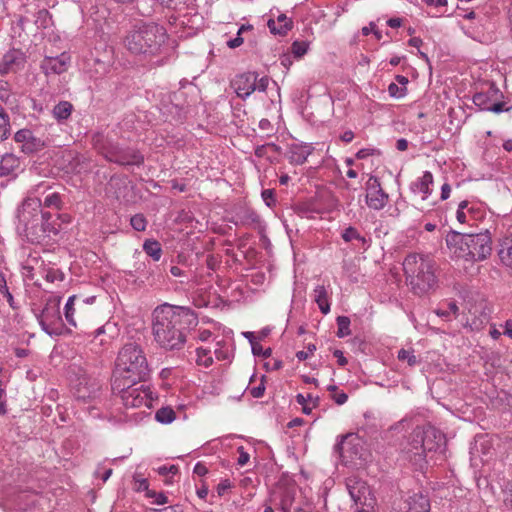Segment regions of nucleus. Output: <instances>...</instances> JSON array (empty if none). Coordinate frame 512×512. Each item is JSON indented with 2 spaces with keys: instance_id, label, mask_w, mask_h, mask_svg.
<instances>
[{
  "instance_id": "nucleus-1",
  "label": "nucleus",
  "mask_w": 512,
  "mask_h": 512,
  "mask_svg": "<svg viewBox=\"0 0 512 512\" xmlns=\"http://www.w3.org/2000/svg\"><path fill=\"white\" fill-rule=\"evenodd\" d=\"M197 323V315L190 308L162 304L153 311L154 340L166 351H179L186 344L187 333Z\"/></svg>"
},
{
  "instance_id": "nucleus-2",
  "label": "nucleus",
  "mask_w": 512,
  "mask_h": 512,
  "mask_svg": "<svg viewBox=\"0 0 512 512\" xmlns=\"http://www.w3.org/2000/svg\"><path fill=\"white\" fill-rule=\"evenodd\" d=\"M124 44L132 54L145 59L161 57L158 64H163V60L170 57L175 50V41L169 39L163 26L154 22L142 24L130 31Z\"/></svg>"
},
{
  "instance_id": "nucleus-3",
  "label": "nucleus",
  "mask_w": 512,
  "mask_h": 512,
  "mask_svg": "<svg viewBox=\"0 0 512 512\" xmlns=\"http://www.w3.org/2000/svg\"><path fill=\"white\" fill-rule=\"evenodd\" d=\"M406 283L413 294L425 296L438 287L436 263L423 254H409L403 261Z\"/></svg>"
},
{
  "instance_id": "nucleus-4",
  "label": "nucleus",
  "mask_w": 512,
  "mask_h": 512,
  "mask_svg": "<svg viewBox=\"0 0 512 512\" xmlns=\"http://www.w3.org/2000/svg\"><path fill=\"white\" fill-rule=\"evenodd\" d=\"M446 244L455 257L474 264L486 260L492 253V238L488 230L480 233L451 231Z\"/></svg>"
},
{
  "instance_id": "nucleus-5",
  "label": "nucleus",
  "mask_w": 512,
  "mask_h": 512,
  "mask_svg": "<svg viewBox=\"0 0 512 512\" xmlns=\"http://www.w3.org/2000/svg\"><path fill=\"white\" fill-rule=\"evenodd\" d=\"M445 442L441 431L433 426L416 427L404 447L406 458L417 468L423 469L427 463V456L436 452Z\"/></svg>"
},
{
  "instance_id": "nucleus-6",
  "label": "nucleus",
  "mask_w": 512,
  "mask_h": 512,
  "mask_svg": "<svg viewBox=\"0 0 512 512\" xmlns=\"http://www.w3.org/2000/svg\"><path fill=\"white\" fill-rule=\"evenodd\" d=\"M150 368L142 347L136 343L125 344L118 352L114 378L127 382H144Z\"/></svg>"
},
{
  "instance_id": "nucleus-7",
  "label": "nucleus",
  "mask_w": 512,
  "mask_h": 512,
  "mask_svg": "<svg viewBox=\"0 0 512 512\" xmlns=\"http://www.w3.org/2000/svg\"><path fill=\"white\" fill-rule=\"evenodd\" d=\"M42 202L38 198H26L18 210V226L20 234L33 244L45 242V228L43 226Z\"/></svg>"
},
{
  "instance_id": "nucleus-8",
  "label": "nucleus",
  "mask_w": 512,
  "mask_h": 512,
  "mask_svg": "<svg viewBox=\"0 0 512 512\" xmlns=\"http://www.w3.org/2000/svg\"><path fill=\"white\" fill-rule=\"evenodd\" d=\"M92 144L95 150L110 162L123 166H140L144 162V156L140 151L134 148L121 147L118 143L105 137L101 133L93 135Z\"/></svg>"
},
{
  "instance_id": "nucleus-9",
  "label": "nucleus",
  "mask_w": 512,
  "mask_h": 512,
  "mask_svg": "<svg viewBox=\"0 0 512 512\" xmlns=\"http://www.w3.org/2000/svg\"><path fill=\"white\" fill-rule=\"evenodd\" d=\"M140 382L122 381L120 378H114L112 391L120 396L122 404L126 408H140L152 406L153 397L149 386L139 384Z\"/></svg>"
},
{
  "instance_id": "nucleus-10",
  "label": "nucleus",
  "mask_w": 512,
  "mask_h": 512,
  "mask_svg": "<svg viewBox=\"0 0 512 512\" xmlns=\"http://www.w3.org/2000/svg\"><path fill=\"white\" fill-rule=\"evenodd\" d=\"M37 319L42 330L48 335L60 336L63 334L65 328L60 314L59 299H49Z\"/></svg>"
},
{
  "instance_id": "nucleus-11",
  "label": "nucleus",
  "mask_w": 512,
  "mask_h": 512,
  "mask_svg": "<svg viewBox=\"0 0 512 512\" xmlns=\"http://www.w3.org/2000/svg\"><path fill=\"white\" fill-rule=\"evenodd\" d=\"M346 487L358 512H370L373 510L376 499L365 481L352 476L347 478Z\"/></svg>"
},
{
  "instance_id": "nucleus-12",
  "label": "nucleus",
  "mask_w": 512,
  "mask_h": 512,
  "mask_svg": "<svg viewBox=\"0 0 512 512\" xmlns=\"http://www.w3.org/2000/svg\"><path fill=\"white\" fill-rule=\"evenodd\" d=\"M94 300L95 297L80 299L76 295L70 296L64 307V316L68 324L73 327H77L78 324L81 326L85 325L86 319L83 316V312Z\"/></svg>"
},
{
  "instance_id": "nucleus-13",
  "label": "nucleus",
  "mask_w": 512,
  "mask_h": 512,
  "mask_svg": "<svg viewBox=\"0 0 512 512\" xmlns=\"http://www.w3.org/2000/svg\"><path fill=\"white\" fill-rule=\"evenodd\" d=\"M101 382L87 375H82L73 386L74 396L83 402L96 399L100 394Z\"/></svg>"
},
{
  "instance_id": "nucleus-14",
  "label": "nucleus",
  "mask_w": 512,
  "mask_h": 512,
  "mask_svg": "<svg viewBox=\"0 0 512 512\" xmlns=\"http://www.w3.org/2000/svg\"><path fill=\"white\" fill-rule=\"evenodd\" d=\"M366 204L373 210L383 209L389 199L388 194L382 189L379 179L370 176L366 182Z\"/></svg>"
},
{
  "instance_id": "nucleus-15",
  "label": "nucleus",
  "mask_w": 512,
  "mask_h": 512,
  "mask_svg": "<svg viewBox=\"0 0 512 512\" xmlns=\"http://www.w3.org/2000/svg\"><path fill=\"white\" fill-rule=\"evenodd\" d=\"M256 78H258V74L256 72H244L238 74L231 81V87L239 98L245 100L255 92Z\"/></svg>"
},
{
  "instance_id": "nucleus-16",
  "label": "nucleus",
  "mask_w": 512,
  "mask_h": 512,
  "mask_svg": "<svg viewBox=\"0 0 512 512\" xmlns=\"http://www.w3.org/2000/svg\"><path fill=\"white\" fill-rule=\"evenodd\" d=\"M15 142L21 144V151L25 154H33L41 151L45 141L36 137L29 129H20L14 135Z\"/></svg>"
},
{
  "instance_id": "nucleus-17",
  "label": "nucleus",
  "mask_w": 512,
  "mask_h": 512,
  "mask_svg": "<svg viewBox=\"0 0 512 512\" xmlns=\"http://www.w3.org/2000/svg\"><path fill=\"white\" fill-rule=\"evenodd\" d=\"M296 501V490L294 488H279L272 492L269 502L282 512H290Z\"/></svg>"
},
{
  "instance_id": "nucleus-18",
  "label": "nucleus",
  "mask_w": 512,
  "mask_h": 512,
  "mask_svg": "<svg viewBox=\"0 0 512 512\" xmlns=\"http://www.w3.org/2000/svg\"><path fill=\"white\" fill-rule=\"evenodd\" d=\"M26 57L20 50H10L2 57L0 62V73L8 74L16 72L24 67Z\"/></svg>"
},
{
  "instance_id": "nucleus-19",
  "label": "nucleus",
  "mask_w": 512,
  "mask_h": 512,
  "mask_svg": "<svg viewBox=\"0 0 512 512\" xmlns=\"http://www.w3.org/2000/svg\"><path fill=\"white\" fill-rule=\"evenodd\" d=\"M503 98L502 92L492 83L486 91H481L473 95V103L480 110L486 111L487 108L496 100Z\"/></svg>"
},
{
  "instance_id": "nucleus-20",
  "label": "nucleus",
  "mask_w": 512,
  "mask_h": 512,
  "mask_svg": "<svg viewBox=\"0 0 512 512\" xmlns=\"http://www.w3.org/2000/svg\"><path fill=\"white\" fill-rule=\"evenodd\" d=\"M41 69L46 75L61 74L67 70V57L65 54L57 57H45L41 62Z\"/></svg>"
},
{
  "instance_id": "nucleus-21",
  "label": "nucleus",
  "mask_w": 512,
  "mask_h": 512,
  "mask_svg": "<svg viewBox=\"0 0 512 512\" xmlns=\"http://www.w3.org/2000/svg\"><path fill=\"white\" fill-rule=\"evenodd\" d=\"M20 166L21 161L16 155L12 153H6L0 159V176L15 177L17 175V171L20 169Z\"/></svg>"
},
{
  "instance_id": "nucleus-22",
  "label": "nucleus",
  "mask_w": 512,
  "mask_h": 512,
  "mask_svg": "<svg viewBox=\"0 0 512 512\" xmlns=\"http://www.w3.org/2000/svg\"><path fill=\"white\" fill-rule=\"evenodd\" d=\"M267 26L274 35H286L292 28V20L285 14H279L277 19H269Z\"/></svg>"
},
{
  "instance_id": "nucleus-23",
  "label": "nucleus",
  "mask_w": 512,
  "mask_h": 512,
  "mask_svg": "<svg viewBox=\"0 0 512 512\" xmlns=\"http://www.w3.org/2000/svg\"><path fill=\"white\" fill-rule=\"evenodd\" d=\"M433 183V175L429 171H425L422 177L418 178L415 182L411 184V190L414 193L423 194L422 199L425 200L431 193L432 189L430 186Z\"/></svg>"
},
{
  "instance_id": "nucleus-24",
  "label": "nucleus",
  "mask_w": 512,
  "mask_h": 512,
  "mask_svg": "<svg viewBox=\"0 0 512 512\" xmlns=\"http://www.w3.org/2000/svg\"><path fill=\"white\" fill-rule=\"evenodd\" d=\"M235 224L247 227H254L259 224V215L252 209L242 208L235 214Z\"/></svg>"
},
{
  "instance_id": "nucleus-25",
  "label": "nucleus",
  "mask_w": 512,
  "mask_h": 512,
  "mask_svg": "<svg viewBox=\"0 0 512 512\" xmlns=\"http://www.w3.org/2000/svg\"><path fill=\"white\" fill-rule=\"evenodd\" d=\"M498 256L505 266L512 269V234L501 239Z\"/></svg>"
},
{
  "instance_id": "nucleus-26",
  "label": "nucleus",
  "mask_w": 512,
  "mask_h": 512,
  "mask_svg": "<svg viewBox=\"0 0 512 512\" xmlns=\"http://www.w3.org/2000/svg\"><path fill=\"white\" fill-rule=\"evenodd\" d=\"M407 512H430V502L427 496L416 493L409 498Z\"/></svg>"
},
{
  "instance_id": "nucleus-27",
  "label": "nucleus",
  "mask_w": 512,
  "mask_h": 512,
  "mask_svg": "<svg viewBox=\"0 0 512 512\" xmlns=\"http://www.w3.org/2000/svg\"><path fill=\"white\" fill-rule=\"evenodd\" d=\"M313 148L310 145H293L290 149V161L301 165L305 163Z\"/></svg>"
},
{
  "instance_id": "nucleus-28",
  "label": "nucleus",
  "mask_w": 512,
  "mask_h": 512,
  "mask_svg": "<svg viewBox=\"0 0 512 512\" xmlns=\"http://www.w3.org/2000/svg\"><path fill=\"white\" fill-rule=\"evenodd\" d=\"M314 301L317 303L320 311L323 314L330 312V303L328 301V293L323 285H318L313 291Z\"/></svg>"
},
{
  "instance_id": "nucleus-29",
  "label": "nucleus",
  "mask_w": 512,
  "mask_h": 512,
  "mask_svg": "<svg viewBox=\"0 0 512 512\" xmlns=\"http://www.w3.org/2000/svg\"><path fill=\"white\" fill-rule=\"evenodd\" d=\"M143 250L154 261H159L163 254L161 244L154 239L145 240L143 243Z\"/></svg>"
},
{
  "instance_id": "nucleus-30",
  "label": "nucleus",
  "mask_w": 512,
  "mask_h": 512,
  "mask_svg": "<svg viewBox=\"0 0 512 512\" xmlns=\"http://www.w3.org/2000/svg\"><path fill=\"white\" fill-rule=\"evenodd\" d=\"M73 110V105L68 101H61L53 108V116L58 121L66 120L70 117Z\"/></svg>"
},
{
  "instance_id": "nucleus-31",
  "label": "nucleus",
  "mask_w": 512,
  "mask_h": 512,
  "mask_svg": "<svg viewBox=\"0 0 512 512\" xmlns=\"http://www.w3.org/2000/svg\"><path fill=\"white\" fill-rule=\"evenodd\" d=\"M43 216V226L45 228V242H48L52 238V236H55L59 232L60 225L55 221H50L52 215L48 212H42Z\"/></svg>"
},
{
  "instance_id": "nucleus-32",
  "label": "nucleus",
  "mask_w": 512,
  "mask_h": 512,
  "mask_svg": "<svg viewBox=\"0 0 512 512\" xmlns=\"http://www.w3.org/2000/svg\"><path fill=\"white\" fill-rule=\"evenodd\" d=\"M458 311H459V308H458L456 302L450 301L446 304V307L442 306V307H439L438 309H436L435 313L439 317L449 321L452 319V317H454V318L457 317Z\"/></svg>"
},
{
  "instance_id": "nucleus-33",
  "label": "nucleus",
  "mask_w": 512,
  "mask_h": 512,
  "mask_svg": "<svg viewBox=\"0 0 512 512\" xmlns=\"http://www.w3.org/2000/svg\"><path fill=\"white\" fill-rule=\"evenodd\" d=\"M175 418L176 413L171 407H162L155 414V419L162 424H170Z\"/></svg>"
},
{
  "instance_id": "nucleus-34",
  "label": "nucleus",
  "mask_w": 512,
  "mask_h": 512,
  "mask_svg": "<svg viewBox=\"0 0 512 512\" xmlns=\"http://www.w3.org/2000/svg\"><path fill=\"white\" fill-rule=\"evenodd\" d=\"M336 321H337V326H338L337 336L339 338L349 336L351 334V330H350L351 322H350L349 317L338 316Z\"/></svg>"
},
{
  "instance_id": "nucleus-35",
  "label": "nucleus",
  "mask_w": 512,
  "mask_h": 512,
  "mask_svg": "<svg viewBox=\"0 0 512 512\" xmlns=\"http://www.w3.org/2000/svg\"><path fill=\"white\" fill-rule=\"evenodd\" d=\"M342 238L345 242H351L352 240H357L361 242L363 245L367 243V240L364 236H361L356 228L349 226L342 232Z\"/></svg>"
},
{
  "instance_id": "nucleus-36",
  "label": "nucleus",
  "mask_w": 512,
  "mask_h": 512,
  "mask_svg": "<svg viewBox=\"0 0 512 512\" xmlns=\"http://www.w3.org/2000/svg\"><path fill=\"white\" fill-rule=\"evenodd\" d=\"M10 118L6 111L0 112V139H6L10 134Z\"/></svg>"
},
{
  "instance_id": "nucleus-37",
  "label": "nucleus",
  "mask_w": 512,
  "mask_h": 512,
  "mask_svg": "<svg viewBox=\"0 0 512 512\" xmlns=\"http://www.w3.org/2000/svg\"><path fill=\"white\" fill-rule=\"evenodd\" d=\"M43 205H44V207H47V208H54L56 210L60 209L61 198H60L59 193L52 192V193L47 194L43 200Z\"/></svg>"
},
{
  "instance_id": "nucleus-38",
  "label": "nucleus",
  "mask_w": 512,
  "mask_h": 512,
  "mask_svg": "<svg viewBox=\"0 0 512 512\" xmlns=\"http://www.w3.org/2000/svg\"><path fill=\"white\" fill-rule=\"evenodd\" d=\"M197 363L205 367H209L213 363V359L210 356V350L202 347L196 349Z\"/></svg>"
},
{
  "instance_id": "nucleus-39",
  "label": "nucleus",
  "mask_w": 512,
  "mask_h": 512,
  "mask_svg": "<svg viewBox=\"0 0 512 512\" xmlns=\"http://www.w3.org/2000/svg\"><path fill=\"white\" fill-rule=\"evenodd\" d=\"M130 225L134 230L142 232L147 227V220L143 214H135L130 218Z\"/></svg>"
},
{
  "instance_id": "nucleus-40",
  "label": "nucleus",
  "mask_w": 512,
  "mask_h": 512,
  "mask_svg": "<svg viewBox=\"0 0 512 512\" xmlns=\"http://www.w3.org/2000/svg\"><path fill=\"white\" fill-rule=\"evenodd\" d=\"M309 44L306 41H294L291 46V51L295 57H302L307 53Z\"/></svg>"
},
{
  "instance_id": "nucleus-41",
  "label": "nucleus",
  "mask_w": 512,
  "mask_h": 512,
  "mask_svg": "<svg viewBox=\"0 0 512 512\" xmlns=\"http://www.w3.org/2000/svg\"><path fill=\"white\" fill-rule=\"evenodd\" d=\"M398 359L401 361H407L410 366H415L418 363L417 357L412 350H399Z\"/></svg>"
},
{
  "instance_id": "nucleus-42",
  "label": "nucleus",
  "mask_w": 512,
  "mask_h": 512,
  "mask_svg": "<svg viewBox=\"0 0 512 512\" xmlns=\"http://www.w3.org/2000/svg\"><path fill=\"white\" fill-rule=\"evenodd\" d=\"M468 201H462L458 205V209L456 212V218L460 223H470V219H468L466 208L468 206Z\"/></svg>"
},
{
  "instance_id": "nucleus-43",
  "label": "nucleus",
  "mask_w": 512,
  "mask_h": 512,
  "mask_svg": "<svg viewBox=\"0 0 512 512\" xmlns=\"http://www.w3.org/2000/svg\"><path fill=\"white\" fill-rule=\"evenodd\" d=\"M389 95L393 98H402L407 94L406 87H400L396 83H390L388 86Z\"/></svg>"
},
{
  "instance_id": "nucleus-44",
  "label": "nucleus",
  "mask_w": 512,
  "mask_h": 512,
  "mask_svg": "<svg viewBox=\"0 0 512 512\" xmlns=\"http://www.w3.org/2000/svg\"><path fill=\"white\" fill-rule=\"evenodd\" d=\"M146 496L153 498L154 503L157 505H164L168 503V497L163 492H156L154 490H147Z\"/></svg>"
},
{
  "instance_id": "nucleus-45",
  "label": "nucleus",
  "mask_w": 512,
  "mask_h": 512,
  "mask_svg": "<svg viewBox=\"0 0 512 512\" xmlns=\"http://www.w3.org/2000/svg\"><path fill=\"white\" fill-rule=\"evenodd\" d=\"M252 353L255 356H262L264 358H267L271 355V348H267L264 350L262 345L258 341H252Z\"/></svg>"
},
{
  "instance_id": "nucleus-46",
  "label": "nucleus",
  "mask_w": 512,
  "mask_h": 512,
  "mask_svg": "<svg viewBox=\"0 0 512 512\" xmlns=\"http://www.w3.org/2000/svg\"><path fill=\"white\" fill-rule=\"evenodd\" d=\"M466 211H467L468 219H470V221L478 220L484 216V211L479 207H475V206L469 207V205H468L466 208Z\"/></svg>"
},
{
  "instance_id": "nucleus-47",
  "label": "nucleus",
  "mask_w": 512,
  "mask_h": 512,
  "mask_svg": "<svg viewBox=\"0 0 512 512\" xmlns=\"http://www.w3.org/2000/svg\"><path fill=\"white\" fill-rule=\"evenodd\" d=\"M264 380H265V375H262L260 384L249 389V393L251 394L252 397L260 398L264 395V392H265Z\"/></svg>"
},
{
  "instance_id": "nucleus-48",
  "label": "nucleus",
  "mask_w": 512,
  "mask_h": 512,
  "mask_svg": "<svg viewBox=\"0 0 512 512\" xmlns=\"http://www.w3.org/2000/svg\"><path fill=\"white\" fill-rule=\"evenodd\" d=\"M512 107H505V103L501 101V99L494 101L486 111H491L494 113H501L503 111H509Z\"/></svg>"
},
{
  "instance_id": "nucleus-49",
  "label": "nucleus",
  "mask_w": 512,
  "mask_h": 512,
  "mask_svg": "<svg viewBox=\"0 0 512 512\" xmlns=\"http://www.w3.org/2000/svg\"><path fill=\"white\" fill-rule=\"evenodd\" d=\"M157 472L159 475L161 476H167V475H176L178 472H179V468L178 466L176 465H170V466H160L158 469H157Z\"/></svg>"
},
{
  "instance_id": "nucleus-50",
  "label": "nucleus",
  "mask_w": 512,
  "mask_h": 512,
  "mask_svg": "<svg viewBox=\"0 0 512 512\" xmlns=\"http://www.w3.org/2000/svg\"><path fill=\"white\" fill-rule=\"evenodd\" d=\"M372 155H380V151L375 148H363L356 153L357 159H366Z\"/></svg>"
},
{
  "instance_id": "nucleus-51",
  "label": "nucleus",
  "mask_w": 512,
  "mask_h": 512,
  "mask_svg": "<svg viewBox=\"0 0 512 512\" xmlns=\"http://www.w3.org/2000/svg\"><path fill=\"white\" fill-rule=\"evenodd\" d=\"M315 350H316L315 344H308L307 351H298L296 353V357L299 361H304L309 357V355L313 354Z\"/></svg>"
},
{
  "instance_id": "nucleus-52",
  "label": "nucleus",
  "mask_w": 512,
  "mask_h": 512,
  "mask_svg": "<svg viewBox=\"0 0 512 512\" xmlns=\"http://www.w3.org/2000/svg\"><path fill=\"white\" fill-rule=\"evenodd\" d=\"M270 79L263 76L260 79L256 78L255 91L264 92L269 85Z\"/></svg>"
},
{
  "instance_id": "nucleus-53",
  "label": "nucleus",
  "mask_w": 512,
  "mask_h": 512,
  "mask_svg": "<svg viewBox=\"0 0 512 512\" xmlns=\"http://www.w3.org/2000/svg\"><path fill=\"white\" fill-rule=\"evenodd\" d=\"M296 402L302 406V411L304 414L309 415L312 412L313 406H307L306 404V397L303 394H297L296 395Z\"/></svg>"
},
{
  "instance_id": "nucleus-54",
  "label": "nucleus",
  "mask_w": 512,
  "mask_h": 512,
  "mask_svg": "<svg viewBox=\"0 0 512 512\" xmlns=\"http://www.w3.org/2000/svg\"><path fill=\"white\" fill-rule=\"evenodd\" d=\"M504 503L512 509V480L506 485L504 489Z\"/></svg>"
},
{
  "instance_id": "nucleus-55",
  "label": "nucleus",
  "mask_w": 512,
  "mask_h": 512,
  "mask_svg": "<svg viewBox=\"0 0 512 512\" xmlns=\"http://www.w3.org/2000/svg\"><path fill=\"white\" fill-rule=\"evenodd\" d=\"M262 198L267 206H271L275 203L274 191L272 189L263 190Z\"/></svg>"
},
{
  "instance_id": "nucleus-56",
  "label": "nucleus",
  "mask_w": 512,
  "mask_h": 512,
  "mask_svg": "<svg viewBox=\"0 0 512 512\" xmlns=\"http://www.w3.org/2000/svg\"><path fill=\"white\" fill-rule=\"evenodd\" d=\"M239 457L237 460L238 465L244 466L248 463L250 455L244 450L242 446L238 448Z\"/></svg>"
},
{
  "instance_id": "nucleus-57",
  "label": "nucleus",
  "mask_w": 512,
  "mask_h": 512,
  "mask_svg": "<svg viewBox=\"0 0 512 512\" xmlns=\"http://www.w3.org/2000/svg\"><path fill=\"white\" fill-rule=\"evenodd\" d=\"M295 512H312L311 504L308 500L302 499L294 508Z\"/></svg>"
},
{
  "instance_id": "nucleus-58",
  "label": "nucleus",
  "mask_w": 512,
  "mask_h": 512,
  "mask_svg": "<svg viewBox=\"0 0 512 512\" xmlns=\"http://www.w3.org/2000/svg\"><path fill=\"white\" fill-rule=\"evenodd\" d=\"M0 294L3 296V298H5L7 300V302L9 303V306L12 309L16 310L19 308L18 305H16L13 295L10 293L8 288L6 290L2 291Z\"/></svg>"
},
{
  "instance_id": "nucleus-59",
  "label": "nucleus",
  "mask_w": 512,
  "mask_h": 512,
  "mask_svg": "<svg viewBox=\"0 0 512 512\" xmlns=\"http://www.w3.org/2000/svg\"><path fill=\"white\" fill-rule=\"evenodd\" d=\"M231 488V483L228 479L221 481L217 486L218 495L222 496L228 489Z\"/></svg>"
},
{
  "instance_id": "nucleus-60",
  "label": "nucleus",
  "mask_w": 512,
  "mask_h": 512,
  "mask_svg": "<svg viewBox=\"0 0 512 512\" xmlns=\"http://www.w3.org/2000/svg\"><path fill=\"white\" fill-rule=\"evenodd\" d=\"M193 472L198 476H205L208 473V469L202 462H197L194 466Z\"/></svg>"
},
{
  "instance_id": "nucleus-61",
  "label": "nucleus",
  "mask_w": 512,
  "mask_h": 512,
  "mask_svg": "<svg viewBox=\"0 0 512 512\" xmlns=\"http://www.w3.org/2000/svg\"><path fill=\"white\" fill-rule=\"evenodd\" d=\"M244 40L243 38L237 34V36L234 39H230L227 41V46L231 49H235L243 44Z\"/></svg>"
},
{
  "instance_id": "nucleus-62",
  "label": "nucleus",
  "mask_w": 512,
  "mask_h": 512,
  "mask_svg": "<svg viewBox=\"0 0 512 512\" xmlns=\"http://www.w3.org/2000/svg\"><path fill=\"white\" fill-rule=\"evenodd\" d=\"M347 399H348V395L345 392H340V393H336L335 395H333V400L338 405H343L344 403H346Z\"/></svg>"
},
{
  "instance_id": "nucleus-63",
  "label": "nucleus",
  "mask_w": 512,
  "mask_h": 512,
  "mask_svg": "<svg viewBox=\"0 0 512 512\" xmlns=\"http://www.w3.org/2000/svg\"><path fill=\"white\" fill-rule=\"evenodd\" d=\"M155 512H182V509L179 505H171L165 507L163 509H155Z\"/></svg>"
},
{
  "instance_id": "nucleus-64",
  "label": "nucleus",
  "mask_w": 512,
  "mask_h": 512,
  "mask_svg": "<svg viewBox=\"0 0 512 512\" xmlns=\"http://www.w3.org/2000/svg\"><path fill=\"white\" fill-rule=\"evenodd\" d=\"M503 334L512 339V320L505 321Z\"/></svg>"
}]
</instances>
